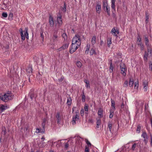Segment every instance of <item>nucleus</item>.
<instances>
[{
    "mask_svg": "<svg viewBox=\"0 0 152 152\" xmlns=\"http://www.w3.org/2000/svg\"><path fill=\"white\" fill-rule=\"evenodd\" d=\"M81 44V40L79 35H76L73 38L72 41V45L70 48V53H72L80 46Z\"/></svg>",
    "mask_w": 152,
    "mask_h": 152,
    "instance_id": "obj_1",
    "label": "nucleus"
},
{
    "mask_svg": "<svg viewBox=\"0 0 152 152\" xmlns=\"http://www.w3.org/2000/svg\"><path fill=\"white\" fill-rule=\"evenodd\" d=\"M14 97V95L9 92L4 95H0V99L5 102H7L9 100H11Z\"/></svg>",
    "mask_w": 152,
    "mask_h": 152,
    "instance_id": "obj_2",
    "label": "nucleus"
},
{
    "mask_svg": "<svg viewBox=\"0 0 152 152\" xmlns=\"http://www.w3.org/2000/svg\"><path fill=\"white\" fill-rule=\"evenodd\" d=\"M19 31L20 34L22 39L23 40H24L26 38L28 39V29L27 28H26L25 30L24 31H23L22 29L21 28L20 29Z\"/></svg>",
    "mask_w": 152,
    "mask_h": 152,
    "instance_id": "obj_3",
    "label": "nucleus"
},
{
    "mask_svg": "<svg viewBox=\"0 0 152 152\" xmlns=\"http://www.w3.org/2000/svg\"><path fill=\"white\" fill-rule=\"evenodd\" d=\"M120 69L121 70V73L122 75L125 76L126 75V72L127 69L126 66L123 64H121L120 65Z\"/></svg>",
    "mask_w": 152,
    "mask_h": 152,
    "instance_id": "obj_4",
    "label": "nucleus"
},
{
    "mask_svg": "<svg viewBox=\"0 0 152 152\" xmlns=\"http://www.w3.org/2000/svg\"><path fill=\"white\" fill-rule=\"evenodd\" d=\"M79 118V115L77 113H76L73 115L72 117V124L73 125L76 124V122L78 121Z\"/></svg>",
    "mask_w": 152,
    "mask_h": 152,
    "instance_id": "obj_5",
    "label": "nucleus"
},
{
    "mask_svg": "<svg viewBox=\"0 0 152 152\" xmlns=\"http://www.w3.org/2000/svg\"><path fill=\"white\" fill-rule=\"evenodd\" d=\"M148 53H147L146 52H145L144 56V59L145 61L147 60L148 57H150L152 56V49L149 50L148 49Z\"/></svg>",
    "mask_w": 152,
    "mask_h": 152,
    "instance_id": "obj_6",
    "label": "nucleus"
},
{
    "mask_svg": "<svg viewBox=\"0 0 152 152\" xmlns=\"http://www.w3.org/2000/svg\"><path fill=\"white\" fill-rule=\"evenodd\" d=\"M141 137L144 139L143 140L144 142L146 145L148 143V136L146 133L145 132H142L141 135Z\"/></svg>",
    "mask_w": 152,
    "mask_h": 152,
    "instance_id": "obj_7",
    "label": "nucleus"
},
{
    "mask_svg": "<svg viewBox=\"0 0 152 152\" xmlns=\"http://www.w3.org/2000/svg\"><path fill=\"white\" fill-rule=\"evenodd\" d=\"M59 36V35L57 34V32H55L51 39L53 42H56L58 40Z\"/></svg>",
    "mask_w": 152,
    "mask_h": 152,
    "instance_id": "obj_8",
    "label": "nucleus"
},
{
    "mask_svg": "<svg viewBox=\"0 0 152 152\" xmlns=\"http://www.w3.org/2000/svg\"><path fill=\"white\" fill-rule=\"evenodd\" d=\"M143 102L142 101H137L136 104V106L137 109H142V108L143 106Z\"/></svg>",
    "mask_w": 152,
    "mask_h": 152,
    "instance_id": "obj_9",
    "label": "nucleus"
},
{
    "mask_svg": "<svg viewBox=\"0 0 152 152\" xmlns=\"http://www.w3.org/2000/svg\"><path fill=\"white\" fill-rule=\"evenodd\" d=\"M56 117L57 119V121L58 123H59L60 121L62 118L61 113L59 112H58L57 113Z\"/></svg>",
    "mask_w": 152,
    "mask_h": 152,
    "instance_id": "obj_10",
    "label": "nucleus"
},
{
    "mask_svg": "<svg viewBox=\"0 0 152 152\" xmlns=\"http://www.w3.org/2000/svg\"><path fill=\"white\" fill-rule=\"evenodd\" d=\"M121 110L122 111H126L127 110L128 108V106L126 105V102H125V103L123 102L121 104Z\"/></svg>",
    "mask_w": 152,
    "mask_h": 152,
    "instance_id": "obj_11",
    "label": "nucleus"
},
{
    "mask_svg": "<svg viewBox=\"0 0 152 152\" xmlns=\"http://www.w3.org/2000/svg\"><path fill=\"white\" fill-rule=\"evenodd\" d=\"M112 34L114 36L117 37V34H118L119 33V31L117 29H115V28H113L111 32Z\"/></svg>",
    "mask_w": 152,
    "mask_h": 152,
    "instance_id": "obj_12",
    "label": "nucleus"
},
{
    "mask_svg": "<svg viewBox=\"0 0 152 152\" xmlns=\"http://www.w3.org/2000/svg\"><path fill=\"white\" fill-rule=\"evenodd\" d=\"M142 85L144 91H147L148 88V82L147 81L145 80L143 81Z\"/></svg>",
    "mask_w": 152,
    "mask_h": 152,
    "instance_id": "obj_13",
    "label": "nucleus"
},
{
    "mask_svg": "<svg viewBox=\"0 0 152 152\" xmlns=\"http://www.w3.org/2000/svg\"><path fill=\"white\" fill-rule=\"evenodd\" d=\"M111 109L110 110H111V112H113V111H115V101L111 99Z\"/></svg>",
    "mask_w": 152,
    "mask_h": 152,
    "instance_id": "obj_14",
    "label": "nucleus"
},
{
    "mask_svg": "<svg viewBox=\"0 0 152 152\" xmlns=\"http://www.w3.org/2000/svg\"><path fill=\"white\" fill-rule=\"evenodd\" d=\"M49 23L51 26H53L54 25L53 18L51 15L49 16Z\"/></svg>",
    "mask_w": 152,
    "mask_h": 152,
    "instance_id": "obj_15",
    "label": "nucleus"
},
{
    "mask_svg": "<svg viewBox=\"0 0 152 152\" xmlns=\"http://www.w3.org/2000/svg\"><path fill=\"white\" fill-rule=\"evenodd\" d=\"M57 21L59 26H61L62 23V16L60 15L57 18Z\"/></svg>",
    "mask_w": 152,
    "mask_h": 152,
    "instance_id": "obj_16",
    "label": "nucleus"
},
{
    "mask_svg": "<svg viewBox=\"0 0 152 152\" xmlns=\"http://www.w3.org/2000/svg\"><path fill=\"white\" fill-rule=\"evenodd\" d=\"M69 44L68 43H65L59 49V51H61L67 48L69 46Z\"/></svg>",
    "mask_w": 152,
    "mask_h": 152,
    "instance_id": "obj_17",
    "label": "nucleus"
},
{
    "mask_svg": "<svg viewBox=\"0 0 152 152\" xmlns=\"http://www.w3.org/2000/svg\"><path fill=\"white\" fill-rule=\"evenodd\" d=\"M115 0H111V7L114 11L115 10Z\"/></svg>",
    "mask_w": 152,
    "mask_h": 152,
    "instance_id": "obj_18",
    "label": "nucleus"
},
{
    "mask_svg": "<svg viewBox=\"0 0 152 152\" xmlns=\"http://www.w3.org/2000/svg\"><path fill=\"white\" fill-rule=\"evenodd\" d=\"M101 5L99 4H97L96 7V12L98 13H99L101 10Z\"/></svg>",
    "mask_w": 152,
    "mask_h": 152,
    "instance_id": "obj_19",
    "label": "nucleus"
},
{
    "mask_svg": "<svg viewBox=\"0 0 152 152\" xmlns=\"http://www.w3.org/2000/svg\"><path fill=\"white\" fill-rule=\"evenodd\" d=\"M45 128H43V129H41L40 128H37L36 129V132L37 133H44L45 132Z\"/></svg>",
    "mask_w": 152,
    "mask_h": 152,
    "instance_id": "obj_20",
    "label": "nucleus"
},
{
    "mask_svg": "<svg viewBox=\"0 0 152 152\" xmlns=\"http://www.w3.org/2000/svg\"><path fill=\"white\" fill-rule=\"evenodd\" d=\"M145 42L146 46L148 47H150V45L149 42V41L148 38L145 37Z\"/></svg>",
    "mask_w": 152,
    "mask_h": 152,
    "instance_id": "obj_21",
    "label": "nucleus"
},
{
    "mask_svg": "<svg viewBox=\"0 0 152 152\" xmlns=\"http://www.w3.org/2000/svg\"><path fill=\"white\" fill-rule=\"evenodd\" d=\"M98 114L99 118L102 117L103 116V110L101 109H99L98 111Z\"/></svg>",
    "mask_w": 152,
    "mask_h": 152,
    "instance_id": "obj_22",
    "label": "nucleus"
},
{
    "mask_svg": "<svg viewBox=\"0 0 152 152\" xmlns=\"http://www.w3.org/2000/svg\"><path fill=\"white\" fill-rule=\"evenodd\" d=\"M29 95H30V97L31 99L32 100L33 99H35L36 97L37 96V95L36 93H30L29 94Z\"/></svg>",
    "mask_w": 152,
    "mask_h": 152,
    "instance_id": "obj_23",
    "label": "nucleus"
},
{
    "mask_svg": "<svg viewBox=\"0 0 152 152\" xmlns=\"http://www.w3.org/2000/svg\"><path fill=\"white\" fill-rule=\"evenodd\" d=\"M90 48V45L87 44L86 47V50L85 53L86 54H88L89 53V51Z\"/></svg>",
    "mask_w": 152,
    "mask_h": 152,
    "instance_id": "obj_24",
    "label": "nucleus"
},
{
    "mask_svg": "<svg viewBox=\"0 0 152 152\" xmlns=\"http://www.w3.org/2000/svg\"><path fill=\"white\" fill-rule=\"evenodd\" d=\"M46 144L44 141H41V142L39 144V146L40 148H43L45 146Z\"/></svg>",
    "mask_w": 152,
    "mask_h": 152,
    "instance_id": "obj_25",
    "label": "nucleus"
},
{
    "mask_svg": "<svg viewBox=\"0 0 152 152\" xmlns=\"http://www.w3.org/2000/svg\"><path fill=\"white\" fill-rule=\"evenodd\" d=\"M137 42L138 45L142 44L141 42V39L139 36H138V37L137 38Z\"/></svg>",
    "mask_w": 152,
    "mask_h": 152,
    "instance_id": "obj_26",
    "label": "nucleus"
},
{
    "mask_svg": "<svg viewBox=\"0 0 152 152\" xmlns=\"http://www.w3.org/2000/svg\"><path fill=\"white\" fill-rule=\"evenodd\" d=\"M96 37L95 36H93L91 39V43L92 45H94L96 42Z\"/></svg>",
    "mask_w": 152,
    "mask_h": 152,
    "instance_id": "obj_27",
    "label": "nucleus"
},
{
    "mask_svg": "<svg viewBox=\"0 0 152 152\" xmlns=\"http://www.w3.org/2000/svg\"><path fill=\"white\" fill-rule=\"evenodd\" d=\"M0 106L3 111H4L5 110L7 109L9 107L7 105H1Z\"/></svg>",
    "mask_w": 152,
    "mask_h": 152,
    "instance_id": "obj_28",
    "label": "nucleus"
},
{
    "mask_svg": "<svg viewBox=\"0 0 152 152\" xmlns=\"http://www.w3.org/2000/svg\"><path fill=\"white\" fill-rule=\"evenodd\" d=\"M76 65L79 68H80L82 66V64L81 61H77L76 62Z\"/></svg>",
    "mask_w": 152,
    "mask_h": 152,
    "instance_id": "obj_29",
    "label": "nucleus"
},
{
    "mask_svg": "<svg viewBox=\"0 0 152 152\" xmlns=\"http://www.w3.org/2000/svg\"><path fill=\"white\" fill-rule=\"evenodd\" d=\"M112 38H110L108 39L107 41V46L109 47L110 46V45L112 43Z\"/></svg>",
    "mask_w": 152,
    "mask_h": 152,
    "instance_id": "obj_30",
    "label": "nucleus"
},
{
    "mask_svg": "<svg viewBox=\"0 0 152 152\" xmlns=\"http://www.w3.org/2000/svg\"><path fill=\"white\" fill-rule=\"evenodd\" d=\"M134 85V81L132 79H130L129 80V86L130 87H132Z\"/></svg>",
    "mask_w": 152,
    "mask_h": 152,
    "instance_id": "obj_31",
    "label": "nucleus"
},
{
    "mask_svg": "<svg viewBox=\"0 0 152 152\" xmlns=\"http://www.w3.org/2000/svg\"><path fill=\"white\" fill-rule=\"evenodd\" d=\"M95 54H96V52L95 49L94 48H91L90 51V55H92Z\"/></svg>",
    "mask_w": 152,
    "mask_h": 152,
    "instance_id": "obj_32",
    "label": "nucleus"
},
{
    "mask_svg": "<svg viewBox=\"0 0 152 152\" xmlns=\"http://www.w3.org/2000/svg\"><path fill=\"white\" fill-rule=\"evenodd\" d=\"M101 120L99 119L97 120L96 121V127L97 128H99V126L101 124Z\"/></svg>",
    "mask_w": 152,
    "mask_h": 152,
    "instance_id": "obj_33",
    "label": "nucleus"
},
{
    "mask_svg": "<svg viewBox=\"0 0 152 152\" xmlns=\"http://www.w3.org/2000/svg\"><path fill=\"white\" fill-rule=\"evenodd\" d=\"M141 127L140 125H138L136 129V132L137 133H139L140 132Z\"/></svg>",
    "mask_w": 152,
    "mask_h": 152,
    "instance_id": "obj_34",
    "label": "nucleus"
},
{
    "mask_svg": "<svg viewBox=\"0 0 152 152\" xmlns=\"http://www.w3.org/2000/svg\"><path fill=\"white\" fill-rule=\"evenodd\" d=\"M138 146V144L137 143H135L132 146V149L133 150H134L135 148Z\"/></svg>",
    "mask_w": 152,
    "mask_h": 152,
    "instance_id": "obj_35",
    "label": "nucleus"
},
{
    "mask_svg": "<svg viewBox=\"0 0 152 152\" xmlns=\"http://www.w3.org/2000/svg\"><path fill=\"white\" fill-rule=\"evenodd\" d=\"M47 121V119H45L43 120V122L42 124V126L43 127V128H45V125L46 124V123Z\"/></svg>",
    "mask_w": 152,
    "mask_h": 152,
    "instance_id": "obj_36",
    "label": "nucleus"
},
{
    "mask_svg": "<svg viewBox=\"0 0 152 152\" xmlns=\"http://www.w3.org/2000/svg\"><path fill=\"white\" fill-rule=\"evenodd\" d=\"M85 82L86 83V86L88 88H90V85L89 84V81L87 80H85Z\"/></svg>",
    "mask_w": 152,
    "mask_h": 152,
    "instance_id": "obj_37",
    "label": "nucleus"
},
{
    "mask_svg": "<svg viewBox=\"0 0 152 152\" xmlns=\"http://www.w3.org/2000/svg\"><path fill=\"white\" fill-rule=\"evenodd\" d=\"M27 72L29 73H31L32 72V68L31 67L28 68V69H26Z\"/></svg>",
    "mask_w": 152,
    "mask_h": 152,
    "instance_id": "obj_38",
    "label": "nucleus"
},
{
    "mask_svg": "<svg viewBox=\"0 0 152 152\" xmlns=\"http://www.w3.org/2000/svg\"><path fill=\"white\" fill-rule=\"evenodd\" d=\"M72 103L71 100L70 98H68L67 100V104L68 105H70Z\"/></svg>",
    "mask_w": 152,
    "mask_h": 152,
    "instance_id": "obj_39",
    "label": "nucleus"
},
{
    "mask_svg": "<svg viewBox=\"0 0 152 152\" xmlns=\"http://www.w3.org/2000/svg\"><path fill=\"white\" fill-rule=\"evenodd\" d=\"M149 17L147 14H146L145 15V20L146 23H147L148 21Z\"/></svg>",
    "mask_w": 152,
    "mask_h": 152,
    "instance_id": "obj_40",
    "label": "nucleus"
},
{
    "mask_svg": "<svg viewBox=\"0 0 152 152\" xmlns=\"http://www.w3.org/2000/svg\"><path fill=\"white\" fill-rule=\"evenodd\" d=\"M113 67L112 65V64L111 63L110 66V67L109 69V71L110 72H113Z\"/></svg>",
    "mask_w": 152,
    "mask_h": 152,
    "instance_id": "obj_41",
    "label": "nucleus"
},
{
    "mask_svg": "<svg viewBox=\"0 0 152 152\" xmlns=\"http://www.w3.org/2000/svg\"><path fill=\"white\" fill-rule=\"evenodd\" d=\"M114 111H113V112H111V110H110V114L109 115V118H113V113Z\"/></svg>",
    "mask_w": 152,
    "mask_h": 152,
    "instance_id": "obj_42",
    "label": "nucleus"
},
{
    "mask_svg": "<svg viewBox=\"0 0 152 152\" xmlns=\"http://www.w3.org/2000/svg\"><path fill=\"white\" fill-rule=\"evenodd\" d=\"M138 83H134V88L135 89H137L138 88Z\"/></svg>",
    "mask_w": 152,
    "mask_h": 152,
    "instance_id": "obj_43",
    "label": "nucleus"
},
{
    "mask_svg": "<svg viewBox=\"0 0 152 152\" xmlns=\"http://www.w3.org/2000/svg\"><path fill=\"white\" fill-rule=\"evenodd\" d=\"M80 114L81 116H83L84 115V111L83 109H82L80 112Z\"/></svg>",
    "mask_w": 152,
    "mask_h": 152,
    "instance_id": "obj_44",
    "label": "nucleus"
},
{
    "mask_svg": "<svg viewBox=\"0 0 152 152\" xmlns=\"http://www.w3.org/2000/svg\"><path fill=\"white\" fill-rule=\"evenodd\" d=\"M84 109L85 111H88V106L85 105L84 107Z\"/></svg>",
    "mask_w": 152,
    "mask_h": 152,
    "instance_id": "obj_45",
    "label": "nucleus"
},
{
    "mask_svg": "<svg viewBox=\"0 0 152 152\" xmlns=\"http://www.w3.org/2000/svg\"><path fill=\"white\" fill-rule=\"evenodd\" d=\"M140 46V48L141 50H144V46L143 44H142L141 45H139Z\"/></svg>",
    "mask_w": 152,
    "mask_h": 152,
    "instance_id": "obj_46",
    "label": "nucleus"
},
{
    "mask_svg": "<svg viewBox=\"0 0 152 152\" xmlns=\"http://www.w3.org/2000/svg\"><path fill=\"white\" fill-rule=\"evenodd\" d=\"M2 15L4 18H6L7 16V13L3 12L2 14Z\"/></svg>",
    "mask_w": 152,
    "mask_h": 152,
    "instance_id": "obj_47",
    "label": "nucleus"
},
{
    "mask_svg": "<svg viewBox=\"0 0 152 152\" xmlns=\"http://www.w3.org/2000/svg\"><path fill=\"white\" fill-rule=\"evenodd\" d=\"M128 81H125L124 84V86L125 87H126L128 86Z\"/></svg>",
    "mask_w": 152,
    "mask_h": 152,
    "instance_id": "obj_48",
    "label": "nucleus"
},
{
    "mask_svg": "<svg viewBox=\"0 0 152 152\" xmlns=\"http://www.w3.org/2000/svg\"><path fill=\"white\" fill-rule=\"evenodd\" d=\"M112 125L110 123H109L108 124V128L109 129V130H110V131H111V128H112Z\"/></svg>",
    "mask_w": 152,
    "mask_h": 152,
    "instance_id": "obj_49",
    "label": "nucleus"
},
{
    "mask_svg": "<svg viewBox=\"0 0 152 152\" xmlns=\"http://www.w3.org/2000/svg\"><path fill=\"white\" fill-rule=\"evenodd\" d=\"M62 37L64 39H66L67 38L66 34H62Z\"/></svg>",
    "mask_w": 152,
    "mask_h": 152,
    "instance_id": "obj_50",
    "label": "nucleus"
},
{
    "mask_svg": "<svg viewBox=\"0 0 152 152\" xmlns=\"http://www.w3.org/2000/svg\"><path fill=\"white\" fill-rule=\"evenodd\" d=\"M85 96L84 95H83L82 96V101L83 102L85 101Z\"/></svg>",
    "mask_w": 152,
    "mask_h": 152,
    "instance_id": "obj_51",
    "label": "nucleus"
},
{
    "mask_svg": "<svg viewBox=\"0 0 152 152\" xmlns=\"http://www.w3.org/2000/svg\"><path fill=\"white\" fill-rule=\"evenodd\" d=\"M85 152H89V148L87 147H86L85 148Z\"/></svg>",
    "mask_w": 152,
    "mask_h": 152,
    "instance_id": "obj_52",
    "label": "nucleus"
},
{
    "mask_svg": "<svg viewBox=\"0 0 152 152\" xmlns=\"http://www.w3.org/2000/svg\"><path fill=\"white\" fill-rule=\"evenodd\" d=\"M103 6H104V10H105V7H106L107 6H107V3H104L103 4Z\"/></svg>",
    "mask_w": 152,
    "mask_h": 152,
    "instance_id": "obj_53",
    "label": "nucleus"
},
{
    "mask_svg": "<svg viewBox=\"0 0 152 152\" xmlns=\"http://www.w3.org/2000/svg\"><path fill=\"white\" fill-rule=\"evenodd\" d=\"M69 145V144L68 143H66L65 145V148L67 149Z\"/></svg>",
    "mask_w": 152,
    "mask_h": 152,
    "instance_id": "obj_54",
    "label": "nucleus"
},
{
    "mask_svg": "<svg viewBox=\"0 0 152 152\" xmlns=\"http://www.w3.org/2000/svg\"><path fill=\"white\" fill-rule=\"evenodd\" d=\"M109 10H110L109 7H108V6H107V7H105V10H104L105 11H106V12Z\"/></svg>",
    "mask_w": 152,
    "mask_h": 152,
    "instance_id": "obj_55",
    "label": "nucleus"
},
{
    "mask_svg": "<svg viewBox=\"0 0 152 152\" xmlns=\"http://www.w3.org/2000/svg\"><path fill=\"white\" fill-rule=\"evenodd\" d=\"M109 10H110L109 7H108V6H107V7H105V10H104L105 11H106V12Z\"/></svg>",
    "mask_w": 152,
    "mask_h": 152,
    "instance_id": "obj_56",
    "label": "nucleus"
},
{
    "mask_svg": "<svg viewBox=\"0 0 152 152\" xmlns=\"http://www.w3.org/2000/svg\"><path fill=\"white\" fill-rule=\"evenodd\" d=\"M149 68L150 70L152 71V64H149Z\"/></svg>",
    "mask_w": 152,
    "mask_h": 152,
    "instance_id": "obj_57",
    "label": "nucleus"
},
{
    "mask_svg": "<svg viewBox=\"0 0 152 152\" xmlns=\"http://www.w3.org/2000/svg\"><path fill=\"white\" fill-rule=\"evenodd\" d=\"M86 143L88 145H91V144L90 142L88 140H86Z\"/></svg>",
    "mask_w": 152,
    "mask_h": 152,
    "instance_id": "obj_58",
    "label": "nucleus"
},
{
    "mask_svg": "<svg viewBox=\"0 0 152 152\" xmlns=\"http://www.w3.org/2000/svg\"><path fill=\"white\" fill-rule=\"evenodd\" d=\"M150 137H151V145L152 146V134H150Z\"/></svg>",
    "mask_w": 152,
    "mask_h": 152,
    "instance_id": "obj_59",
    "label": "nucleus"
},
{
    "mask_svg": "<svg viewBox=\"0 0 152 152\" xmlns=\"http://www.w3.org/2000/svg\"><path fill=\"white\" fill-rule=\"evenodd\" d=\"M104 43L103 41L102 40H101L100 42V45H102Z\"/></svg>",
    "mask_w": 152,
    "mask_h": 152,
    "instance_id": "obj_60",
    "label": "nucleus"
},
{
    "mask_svg": "<svg viewBox=\"0 0 152 152\" xmlns=\"http://www.w3.org/2000/svg\"><path fill=\"white\" fill-rule=\"evenodd\" d=\"M62 11L64 12L66 11V8L65 7L63 8Z\"/></svg>",
    "mask_w": 152,
    "mask_h": 152,
    "instance_id": "obj_61",
    "label": "nucleus"
},
{
    "mask_svg": "<svg viewBox=\"0 0 152 152\" xmlns=\"http://www.w3.org/2000/svg\"><path fill=\"white\" fill-rule=\"evenodd\" d=\"M9 17H11V19H13V15L12 14H10L9 15Z\"/></svg>",
    "mask_w": 152,
    "mask_h": 152,
    "instance_id": "obj_62",
    "label": "nucleus"
},
{
    "mask_svg": "<svg viewBox=\"0 0 152 152\" xmlns=\"http://www.w3.org/2000/svg\"><path fill=\"white\" fill-rule=\"evenodd\" d=\"M107 14L108 15H110V10H108V11H107Z\"/></svg>",
    "mask_w": 152,
    "mask_h": 152,
    "instance_id": "obj_63",
    "label": "nucleus"
},
{
    "mask_svg": "<svg viewBox=\"0 0 152 152\" xmlns=\"http://www.w3.org/2000/svg\"><path fill=\"white\" fill-rule=\"evenodd\" d=\"M41 140H42V141H44V140H45V138L44 137V136H43V137H42L41 138Z\"/></svg>",
    "mask_w": 152,
    "mask_h": 152,
    "instance_id": "obj_64",
    "label": "nucleus"
}]
</instances>
